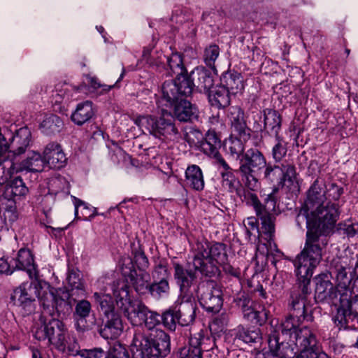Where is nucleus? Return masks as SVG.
Segmentation results:
<instances>
[{
	"label": "nucleus",
	"instance_id": "f257e3e1",
	"mask_svg": "<svg viewBox=\"0 0 358 358\" xmlns=\"http://www.w3.org/2000/svg\"><path fill=\"white\" fill-rule=\"evenodd\" d=\"M194 89V85L185 80L178 85L173 82H164L158 102L172 109L170 112L174 121L192 122L199 117L197 107L187 100Z\"/></svg>",
	"mask_w": 358,
	"mask_h": 358
},
{
	"label": "nucleus",
	"instance_id": "f03ea898",
	"mask_svg": "<svg viewBox=\"0 0 358 358\" xmlns=\"http://www.w3.org/2000/svg\"><path fill=\"white\" fill-rule=\"evenodd\" d=\"M347 258L335 257L330 264V268L335 275L336 287L341 291L340 293L339 305L336 314L333 320L336 327H346L350 320L352 321L358 315V299H354L352 292L349 289L352 278L346 271L348 267Z\"/></svg>",
	"mask_w": 358,
	"mask_h": 358
},
{
	"label": "nucleus",
	"instance_id": "7ed1b4c3",
	"mask_svg": "<svg viewBox=\"0 0 358 358\" xmlns=\"http://www.w3.org/2000/svg\"><path fill=\"white\" fill-rule=\"evenodd\" d=\"M227 245L224 243L215 242L210 243L206 240H197L192 245L194 266L199 270V273L207 278L219 276V265L228 261Z\"/></svg>",
	"mask_w": 358,
	"mask_h": 358
},
{
	"label": "nucleus",
	"instance_id": "20e7f679",
	"mask_svg": "<svg viewBox=\"0 0 358 358\" xmlns=\"http://www.w3.org/2000/svg\"><path fill=\"white\" fill-rule=\"evenodd\" d=\"M328 242L325 236L306 233L304 247L294 261L298 279L311 280L314 270L322 259V252Z\"/></svg>",
	"mask_w": 358,
	"mask_h": 358
},
{
	"label": "nucleus",
	"instance_id": "39448f33",
	"mask_svg": "<svg viewBox=\"0 0 358 358\" xmlns=\"http://www.w3.org/2000/svg\"><path fill=\"white\" fill-rule=\"evenodd\" d=\"M133 358L165 357L171 352L170 336L163 330H153L148 335H134L131 344Z\"/></svg>",
	"mask_w": 358,
	"mask_h": 358
},
{
	"label": "nucleus",
	"instance_id": "423d86ee",
	"mask_svg": "<svg viewBox=\"0 0 358 358\" xmlns=\"http://www.w3.org/2000/svg\"><path fill=\"white\" fill-rule=\"evenodd\" d=\"M136 124L143 132H148L162 141H174L180 136L179 129L174 122L171 113L167 110L162 109L158 116H140L136 120Z\"/></svg>",
	"mask_w": 358,
	"mask_h": 358
},
{
	"label": "nucleus",
	"instance_id": "0eeeda50",
	"mask_svg": "<svg viewBox=\"0 0 358 358\" xmlns=\"http://www.w3.org/2000/svg\"><path fill=\"white\" fill-rule=\"evenodd\" d=\"M111 289L115 297L116 306L130 321L132 325L143 324L145 317L149 313V308L140 300H131L129 287L124 281H114Z\"/></svg>",
	"mask_w": 358,
	"mask_h": 358
},
{
	"label": "nucleus",
	"instance_id": "6e6552de",
	"mask_svg": "<svg viewBox=\"0 0 358 358\" xmlns=\"http://www.w3.org/2000/svg\"><path fill=\"white\" fill-rule=\"evenodd\" d=\"M278 190V187H273L272 192L265 199L264 204L260 202V208L257 210V217L261 222V231L269 244L270 249L268 252L273 255V252H275V255L280 257L282 253L277 248L276 244L273 242L275 215L279 212L278 197L277 196Z\"/></svg>",
	"mask_w": 358,
	"mask_h": 358
},
{
	"label": "nucleus",
	"instance_id": "1a4fd4ad",
	"mask_svg": "<svg viewBox=\"0 0 358 358\" xmlns=\"http://www.w3.org/2000/svg\"><path fill=\"white\" fill-rule=\"evenodd\" d=\"M266 166V159L257 148H250L240 158L238 172L245 187L258 189L259 175Z\"/></svg>",
	"mask_w": 358,
	"mask_h": 358
},
{
	"label": "nucleus",
	"instance_id": "9d476101",
	"mask_svg": "<svg viewBox=\"0 0 358 358\" xmlns=\"http://www.w3.org/2000/svg\"><path fill=\"white\" fill-rule=\"evenodd\" d=\"M39 321L41 326L34 331V336L38 341L48 339V342L58 350H64L69 331L64 323L55 317L41 314Z\"/></svg>",
	"mask_w": 358,
	"mask_h": 358
},
{
	"label": "nucleus",
	"instance_id": "9b49d317",
	"mask_svg": "<svg viewBox=\"0 0 358 358\" xmlns=\"http://www.w3.org/2000/svg\"><path fill=\"white\" fill-rule=\"evenodd\" d=\"M312 291L310 280L298 279L296 287L291 294L289 302L290 314L298 318V320H312Z\"/></svg>",
	"mask_w": 358,
	"mask_h": 358
},
{
	"label": "nucleus",
	"instance_id": "f8f14e48",
	"mask_svg": "<svg viewBox=\"0 0 358 358\" xmlns=\"http://www.w3.org/2000/svg\"><path fill=\"white\" fill-rule=\"evenodd\" d=\"M43 289L41 284L37 281L23 282L17 287L10 299L13 304L17 306L23 316L29 315L34 313L38 298L42 305Z\"/></svg>",
	"mask_w": 358,
	"mask_h": 358
},
{
	"label": "nucleus",
	"instance_id": "ddd939ff",
	"mask_svg": "<svg viewBox=\"0 0 358 358\" xmlns=\"http://www.w3.org/2000/svg\"><path fill=\"white\" fill-rule=\"evenodd\" d=\"M296 171L294 164L288 162H284L280 165L267 163L264 168L263 180L266 183L273 185V187H282L285 185L287 187L294 186L297 188L296 183Z\"/></svg>",
	"mask_w": 358,
	"mask_h": 358
},
{
	"label": "nucleus",
	"instance_id": "4468645a",
	"mask_svg": "<svg viewBox=\"0 0 358 358\" xmlns=\"http://www.w3.org/2000/svg\"><path fill=\"white\" fill-rule=\"evenodd\" d=\"M77 298L67 292H62V295H59L46 289L43 292L41 314L50 317H55L56 315L59 316L61 314H69Z\"/></svg>",
	"mask_w": 358,
	"mask_h": 358
},
{
	"label": "nucleus",
	"instance_id": "2eb2a0df",
	"mask_svg": "<svg viewBox=\"0 0 358 358\" xmlns=\"http://www.w3.org/2000/svg\"><path fill=\"white\" fill-rule=\"evenodd\" d=\"M312 212L316 225V233L326 237L331 234L341 213L338 204L329 201L326 205L317 206Z\"/></svg>",
	"mask_w": 358,
	"mask_h": 358
},
{
	"label": "nucleus",
	"instance_id": "dca6fc26",
	"mask_svg": "<svg viewBox=\"0 0 358 358\" xmlns=\"http://www.w3.org/2000/svg\"><path fill=\"white\" fill-rule=\"evenodd\" d=\"M198 298L201 306L209 313H217L223 304L222 293L214 281H207L198 287Z\"/></svg>",
	"mask_w": 358,
	"mask_h": 358
},
{
	"label": "nucleus",
	"instance_id": "f3484780",
	"mask_svg": "<svg viewBox=\"0 0 358 358\" xmlns=\"http://www.w3.org/2000/svg\"><path fill=\"white\" fill-rule=\"evenodd\" d=\"M172 264L173 278L176 285L181 292H187L190 287L196 283L197 273H199V270L196 269L194 266V255H192V261L188 262L186 266L177 262H173Z\"/></svg>",
	"mask_w": 358,
	"mask_h": 358
},
{
	"label": "nucleus",
	"instance_id": "a211bd4d",
	"mask_svg": "<svg viewBox=\"0 0 358 358\" xmlns=\"http://www.w3.org/2000/svg\"><path fill=\"white\" fill-rule=\"evenodd\" d=\"M331 273H322L315 278V290L314 300L318 302L327 301L335 303L341 291L331 282Z\"/></svg>",
	"mask_w": 358,
	"mask_h": 358
},
{
	"label": "nucleus",
	"instance_id": "6ab92c4d",
	"mask_svg": "<svg viewBox=\"0 0 358 358\" xmlns=\"http://www.w3.org/2000/svg\"><path fill=\"white\" fill-rule=\"evenodd\" d=\"M299 351L295 352L294 358H317L322 352L318 345L314 332L310 329H304L299 337V341L295 343Z\"/></svg>",
	"mask_w": 358,
	"mask_h": 358
},
{
	"label": "nucleus",
	"instance_id": "aec40b11",
	"mask_svg": "<svg viewBox=\"0 0 358 358\" xmlns=\"http://www.w3.org/2000/svg\"><path fill=\"white\" fill-rule=\"evenodd\" d=\"M127 263L123 264L122 266V274L127 282L132 284L135 291L140 295L148 294L150 284L145 277V274H138L134 268L133 262L127 260Z\"/></svg>",
	"mask_w": 358,
	"mask_h": 358
},
{
	"label": "nucleus",
	"instance_id": "412c9836",
	"mask_svg": "<svg viewBox=\"0 0 358 358\" xmlns=\"http://www.w3.org/2000/svg\"><path fill=\"white\" fill-rule=\"evenodd\" d=\"M280 334L278 330H272L268 336L269 352L272 357L276 358H294L295 352L288 340L280 341Z\"/></svg>",
	"mask_w": 358,
	"mask_h": 358
},
{
	"label": "nucleus",
	"instance_id": "4be33fe9",
	"mask_svg": "<svg viewBox=\"0 0 358 358\" xmlns=\"http://www.w3.org/2000/svg\"><path fill=\"white\" fill-rule=\"evenodd\" d=\"M227 117L230 121L231 133H234L245 141L250 139V129L247 127L242 108L238 106H231L228 110Z\"/></svg>",
	"mask_w": 358,
	"mask_h": 358
},
{
	"label": "nucleus",
	"instance_id": "5701e85b",
	"mask_svg": "<svg viewBox=\"0 0 358 358\" xmlns=\"http://www.w3.org/2000/svg\"><path fill=\"white\" fill-rule=\"evenodd\" d=\"M303 322V320H298L297 317L289 314L278 327L274 328L271 327L270 332L273 329L278 330L279 333L280 331L283 339L296 343L299 341L301 332L304 329H308L304 327L299 330L297 329L300 324Z\"/></svg>",
	"mask_w": 358,
	"mask_h": 358
},
{
	"label": "nucleus",
	"instance_id": "b1692460",
	"mask_svg": "<svg viewBox=\"0 0 358 358\" xmlns=\"http://www.w3.org/2000/svg\"><path fill=\"white\" fill-rule=\"evenodd\" d=\"M43 156L45 164L50 169H59L65 166L67 161L62 146L55 142L45 147Z\"/></svg>",
	"mask_w": 358,
	"mask_h": 358
},
{
	"label": "nucleus",
	"instance_id": "393cba45",
	"mask_svg": "<svg viewBox=\"0 0 358 358\" xmlns=\"http://www.w3.org/2000/svg\"><path fill=\"white\" fill-rule=\"evenodd\" d=\"M167 73L170 76H176L175 80H166L165 82H173L176 84L181 83L183 80L192 83V80L188 78V74L185 67L182 57L178 52L173 53L167 57Z\"/></svg>",
	"mask_w": 358,
	"mask_h": 358
},
{
	"label": "nucleus",
	"instance_id": "a878e982",
	"mask_svg": "<svg viewBox=\"0 0 358 358\" xmlns=\"http://www.w3.org/2000/svg\"><path fill=\"white\" fill-rule=\"evenodd\" d=\"M199 146L201 152L215 159L217 164L220 163V159H224L219 152L221 147V139L215 131L208 130Z\"/></svg>",
	"mask_w": 358,
	"mask_h": 358
},
{
	"label": "nucleus",
	"instance_id": "bb28decb",
	"mask_svg": "<svg viewBox=\"0 0 358 358\" xmlns=\"http://www.w3.org/2000/svg\"><path fill=\"white\" fill-rule=\"evenodd\" d=\"M123 331V324L120 312L105 317L103 327L100 335L105 339H115Z\"/></svg>",
	"mask_w": 358,
	"mask_h": 358
},
{
	"label": "nucleus",
	"instance_id": "cd10ccee",
	"mask_svg": "<svg viewBox=\"0 0 358 358\" xmlns=\"http://www.w3.org/2000/svg\"><path fill=\"white\" fill-rule=\"evenodd\" d=\"M264 116V131L271 137L280 136L282 127V116L278 111L271 108L262 110Z\"/></svg>",
	"mask_w": 358,
	"mask_h": 358
},
{
	"label": "nucleus",
	"instance_id": "c85d7f7f",
	"mask_svg": "<svg viewBox=\"0 0 358 358\" xmlns=\"http://www.w3.org/2000/svg\"><path fill=\"white\" fill-rule=\"evenodd\" d=\"M327 201L325 182L321 178L316 179L307 192L305 205L311 208L324 205Z\"/></svg>",
	"mask_w": 358,
	"mask_h": 358
},
{
	"label": "nucleus",
	"instance_id": "c756f323",
	"mask_svg": "<svg viewBox=\"0 0 358 358\" xmlns=\"http://www.w3.org/2000/svg\"><path fill=\"white\" fill-rule=\"evenodd\" d=\"M188 78L192 80L194 85L200 90L208 92L214 85V76L213 73L205 67H197L194 69L189 75Z\"/></svg>",
	"mask_w": 358,
	"mask_h": 358
},
{
	"label": "nucleus",
	"instance_id": "7c9ffc66",
	"mask_svg": "<svg viewBox=\"0 0 358 358\" xmlns=\"http://www.w3.org/2000/svg\"><path fill=\"white\" fill-rule=\"evenodd\" d=\"M31 141V132L27 127L19 129L16 134L13 136L8 149L14 155H19L24 153L29 145Z\"/></svg>",
	"mask_w": 358,
	"mask_h": 358
},
{
	"label": "nucleus",
	"instance_id": "2f4dec72",
	"mask_svg": "<svg viewBox=\"0 0 358 358\" xmlns=\"http://www.w3.org/2000/svg\"><path fill=\"white\" fill-rule=\"evenodd\" d=\"M232 95L222 85L212 88L208 92V101L211 106L217 108H224L231 103Z\"/></svg>",
	"mask_w": 358,
	"mask_h": 358
},
{
	"label": "nucleus",
	"instance_id": "473e14b6",
	"mask_svg": "<svg viewBox=\"0 0 358 358\" xmlns=\"http://www.w3.org/2000/svg\"><path fill=\"white\" fill-rule=\"evenodd\" d=\"M221 84L229 92L235 96L244 88L243 76L238 72H226L221 77Z\"/></svg>",
	"mask_w": 358,
	"mask_h": 358
},
{
	"label": "nucleus",
	"instance_id": "72a5a7b5",
	"mask_svg": "<svg viewBox=\"0 0 358 358\" xmlns=\"http://www.w3.org/2000/svg\"><path fill=\"white\" fill-rule=\"evenodd\" d=\"M196 306L194 301H182L179 306H176V311L180 320V325L188 326L195 319Z\"/></svg>",
	"mask_w": 358,
	"mask_h": 358
},
{
	"label": "nucleus",
	"instance_id": "f704fd0d",
	"mask_svg": "<svg viewBox=\"0 0 358 358\" xmlns=\"http://www.w3.org/2000/svg\"><path fill=\"white\" fill-rule=\"evenodd\" d=\"M185 181L187 185L194 190L203 189L205 185L203 175L199 166L192 164L187 166L185 171Z\"/></svg>",
	"mask_w": 358,
	"mask_h": 358
},
{
	"label": "nucleus",
	"instance_id": "c9c22d12",
	"mask_svg": "<svg viewBox=\"0 0 358 358\" xmlns=\"http://www.w3.org/2000/svg\"><path fill=\"white\" fill-rule=\"evenodd\" d=\"M217 164L223 169L220 172L222 186L231 193L237 192L239 182L236 178L232 169L224 159H220V163Z\"/></svg>",
	"mask_w": 358,
	"mask_h": 358
},
{
	"label": "nucleus",
	"instance_id": "e433bc0d",
	"mask_svg": "<svg viewBox=\"0 0 358 358\" xmlns=\"http://www.w3.org/2000/svg\"><path fill=\"white\" fill-rule=\"evenodd\" d=\"M311 208L304 204L301 208L296 217V223L299 228L307 229L306 233L316 234V225L313 219V215Z\"/></svg>",
	"mask_w": 358,
	"mask_h": 358
},
{
	"label": "nucleus",
	"instance_id": "4c0bfd02",
	"mask_svg": "<svg viewBox=\"0 0 358 358\" xmlns=\"http://www.w3.org/2000/svg\"><path fill=\"white\" fill-rule=\"evenodd\" d=\"M94 115V111L92 101H85L77 105L75 111L71 115V120L77 125H83L90 120Z\"/></svg>",
	"mask_w": 358,
	"mask_h": 358
},
{
	"label": "nucleus",
	"instance_id": "58836bf2",
	"mask_svg": "<svg viewBox=\"0 0 358 358\" xmlns=\"http://www.w3.org/2000/svg\"><path fill=\"white\" fill-rule=\"evenodd\" d=\"M70 289L66 291L76 297H82L85 294V286L79 270L69 268L66 278Z\"/></svg>",
	"mask_w": 358,
	"mask_h": 358
},
{
	"label": "nucleus",
	"instance_id": "ea45409f",
	"mask_svg": "<svg viewBox=\"0 0 358 358\" xmlns=\"http://www.w3.org/2000/svg\"><path fill=\"white\" fill-rule=\"evenodd\" d=\"M243 141L245 142L242 138H240L234 133H231L224 144L226 152L233 159L240 160V158H241L242 155L245 153Z\"/></svg>",
	"mask_w": 358,
	"mask_h": 358
},
{
	"label": "nucleus",
	"instance_id": "a19ab883",
	"mask_svg": "<svg viewBox=\"0 0 358 358\" xmlns=\"http://www.w3.org/2000/svg\"><path fill=\"white\" fill-rule=\"evenodd\" d=\"M64 128L63 120L56 115H47L40 124V129L46 136H53L60 131Z\"/></svg>",
	"mask_w": 358,
	"mask_h": 358
},
{
	"label": "nucleus",
	"instance_id": "79ce46f5",
	"mask_svg": "<svg viewBox=\"0 0 358 358\" xmlns=\"http://www.w3.org/2000/svg\"><path fill=\"white\" fill-rule=\"evenodd\" d=\"M15 268L18 270L26 271L29 276H31L35 271L34 257L27 249H20L15 259Z\"/></svg>",
	"mask_w": 358,
	"mask_h": 358
},
{
	"label": "nucleus",
	"instance_id": "37998d69",
	"mask_svg": "<svg viewBox=\"0 0 358 358\" xmlns=\"http://www.w3.org/2000/svg\"><path fill=\"white\" fill-rule=\"evenodd\" d=\"M93 296L99 306V310L105 317L119 312L120 308H115L113 299L110 294L95 292Z\"/></svg>",
	"mask_w": 358,
	"mask_h": 358
},
{
	"label": "nucleus",
	"instance_id": "c03bdc74",
	"mask_svg": "<svg viewBox=\"0 0 358 358\" xmlns=\"http://www.w3.org/2000/svg\"><path fill=\"white\" fill-rule=\"evenodd\" d=\"M45 165L43 156L42 157L39 152H31L21 162L20 168L22 170L30 172H41L43 170Z\"/></svg>",
	"mask_w": 358,
	"mask_h": 358
},
{
	"label": "nucleus",
	"instance_id": "a18cd8bd",
	"mask_svg": "<svg viewBox=\"0 0 358 358\" xmlns=\"http://www.w3.org/2000/svg\"><path fill=\"white\" fill-rule=\"evenodd\" d=\"M28 192V188L20 177H16L11 183L6 185L3 196L8 200H11L15 196H24Z\"/></svg>",
	"mask_w": 358,
	"mask_h": 358
},
{
	"label": "nucleus",
	"instance_id": "49530a36",
	"mask_svg": "<svg viewBox=\"0 0 358 358\" xmlns=\"http://www.w3.org/2000/svg\"><path fill=\"white\" fill-rule=\"evenodd\" d=\"M243 317L255 324L262 325L268 319V311L264 308L261 310H255L252 305L242 310Z\"/></svg>",
	"mask_w": 358,
	"mask_h": 358
},
{
	"label": "nucleus",
	"instance_id": "de8ad7c7",
	"mask_svg": "<svg viewBox=\"0 0 358 358\" xmlns=\"http://www.w3.org/2000/svg\"><path fill=\"white\" fill-rule=\"evenodd\" d=\"M220 55V48L215 44H210L204 49L203 59L205 64L217 74L215 62Z\"/></svg>",
	"mask_w": 358,
	"mask_h": 358
},
{
	"label": "nucleus",
	"instance_id": "09e8293b",
	"mask_svg": "<svg viewBox=\"0 0 358 358\" xmlns=\"http://www.w3.org/2000/svg\"><path fill=\"white\" fill-rule=\"evenodd\" d=\"M163 326L167 329L174 331L177 324H180L179 317L176 311V306H171L161 315Z\"/></svg>",
	"mask_w": 358,
	"mask_h": 358
},
{
	"label": "nucleus",
	"instance_id": "8fccbe9b",
	"mask_svg": "<svg viewBox=\"0 0 358 358\" xmlns=\"http://www.w3.org/2000/svg\"><path fill=\"white\" fill-rule=\"evenodd\" d=\"M236 331V338L245 343H256L260 339V331L258 329L250 330L242 325H239L237 327Z\"/></svg>",
	"mask_w": 358,
	"mask_h": 358
},
{
	"label": "nucleus",
	"instance_id": "3c124183",
	"mask_svg": "<svg viewBox=\"0 0 358 358\" xmlns=\"http://www.w3.org/2000/svg\"><path fill=\"white\" fill-rule=\"evenodd\" d=\"M169 280H153L150 284L148 293L155 299H159L169 293Z\"/></svg>",
	"mask_w": 358,
	"mask_h": 358
},
{
	"label": "nucleus",
	"instance_id": "603ef678",
	"mask_svg": "<svg viewBox=\"0 0 358 358\" xmlns=\"http://www.w3.org/2000/svg\"><path fill=\"white\" fill-rule=\"evenodd\" d=\"M257 189H251L249 187H245L242 192H238L241 201L247 206L253 207L255 213H257L258 209L260 208V201L256 193L254 192Z\"/></svg>",
	"mask_w": 358,
	"mask_h": 358
},
{
	"label": "nucleus",
	"instance_id": "864d4df0",
	"mask_svg": "<svg viewBox=\"0 0 358 358\" xmlns=\"http://www.w3.org/2000/svg\"><path fill=\"white\" fill-rule=\"evenodd\" d=\"M74 199L75 215L77 219L87 220L95 216V210L89 208L87 203L82 200L77 198H74Z\"/></svg>",
	"mask_w": 358,
	"mask_h": 358
},
{
	"label": "nucleus",
	"instance_id": "5fc2aeb1",
	"mask_svg": "<svg viewBox=\"0 0 358 358\" xmlns=\"http://www.w3.org/2000/svg\"><path fill=\"white\" fill-rule=\"evenodd\" d=\"M91 310L92 306L90 301L85 299L78 300L77 299L73 316L78 321L85 320L89 317Z\"/></svg>",
	"mask_w": 358,
	"mask_h": 358
},
{
	"label": "nucleus",
	"instance_id": "6e6d98bb",
	"mask_svg": "<svg viewBox=\"0 0 358 358\" xmlns=\"http://www.w3.org/2000/svg\"><path fill=\"white\" fill-rule=\"evenodd\" d=\"M275 143L272 148V157L275 162L278 163L282 161L286 155L287 149L286 143L282 136L274 137Z\"/></svg>",
	"mask_w": 358,
	"mask_h": 358
},
{
	"label": "nucleus",
	"instance_id": "4d7b16f0",
	"mask_svg": "<svg viewBox=\"0 0 358 358\" xmlns=\"http://www.w3.org/2000/svg\"><path fill=\"white\" fill-rule=\"evenodd\" d=\"M337 230L341 234L352 238L358 234V222H352L350 220L340 222Z\"/></svg>",
	"mask_w": 358,
	"mask_h": 358
},
{
	"label": "nucleus",
	"instance_id": "13d9d810",
	"mask_svg": "<svg viewBox=\"0 0 358 358\" xmlns=\"http://www.w3.org/2000/svg\"><path fill=\"white\" fill-rule=\"evenodd\" d=\"M13 163L10 161L0 162V186L7 184L13 174Z\"/></svg>",
	"mask_w": 358,
	"mask_h": 358
},
{
	"label": "nucleus",
	"instance_id": "bf43d9fd",
	"mask_svg": "<svg viewBox=\"0 0 358 358\" xmlns=\"http://www.w3.org/2000/svg\"><path fill=\"white\" fill-rule=\"evenodd\" d=\"M169 275L167 264L164 261H159L155 264L152 272L153 280H169Z\"/></svg>",
	"mask_w": 358,
	"mask_h": 358
},
{
	"label": "nucleus",
	"instance_id": "052dcab7",
	"mask_svg": "<svg viewBox=\"0 0 358 358\" xmlns=\"http://www.w3.org/2000/svg\"><path fill=\"white\" fill-rule=\"evenodd\" d=\"M161 320V315L157 312L149 310V313L145 317L143 323L151 332L153 330H160L159 329L156 328V327L162 323Z\"/></svg>",
	"mask_w": 358,
	"mask_h": 358
},
{
	"label": "nucleus",
	"instance_id": "680f3d73",
	"mask_svg": "<svg viewBox=\"0 0 358 358\" xmlns=\"http://www.w3.org/2000/svg\"><path fill=\"white\" fill-rule=\"evenodd\" d=\"M131 259L133 262V264L136 265L140 271L145 270L149 265L148 259L145 256V253L142 251L137 250L134 252V258H127L124 259V263H127V260ZM135 267V266H134Z\"/></svg>",
	"mask_w": 358,
	"mask_h": 358
},
{
	"label": "nucleus",
	"instance_id": "e2e57ef3",
	"mask_svg": "<svg viewBox=\"0 0 358 358\" xmlns=\"http://www.w3.org/2000/svg\"><path fill=\"white\" fill-rule=\"evenodd\" d=\"M325 192L327 200L338 201L341 196L343 194V188L339 187L334 182L325 184Z\"/></svg>",
	"mask_w": 358,
	"mask_h": 358
},
{
	"label": "nucleus",
	"instance_id": "0e129e2a",
	"mask_svg": "<svg viewBox=\"0 0 358 358\" xmlns=\"http://www.w3.org/2000/svg\"><path fill=\"white\" fill-rule=\"evenodd\" d=\"M183 135L185 141L191 146L200 143L199 140L202 137V134L199 129L191 127L185 129Z\"/></svg>",
	"mask_w": 358,
	"mask_h": 358
},
{
	"label": "nucleus",
	"instance_id": "69168bd1",
	"mask_svg": "<svg viewBox=\"0 0 358 358\" xmlns=\"http://www.w3.org/2000/svg\"><path fill=\"white\" fill-rule=\"evenodd\" d=\"M104 358H130L127 348L120 343L115 344Z\"/></svg>",
	"mask_w": 358,
	"mask_h": 358
},
{
	"label": "nucleus",
	"instance_id": "338daca9",
	"mask_svg": "<svg viewBox=\"0 0 358 358\" xmlns=\"http://www.w3.org/2000/svg\"><path fill=\"white\" fill-rule=\"evenodd\" d=\"M177 356L178 358H202V352L201 349L186 345L178 350Z\"/></svg>",
	"mask_w": 358,
	"mask_h": 358
},
{
	"label": "nucleus",
	"instance_id": "774afa93",
	"mask_svg": "<svg viewBox=\"0 0 358 358\" xmlns=\"http://www.w3.org/2000/svg\"><path fill=\"white\" fill-rule=\"evenodd\" d=\"M233 303L239 308L241 311L252 305V301L245 292H240L234 297Z\"/></svg>",
	"mask_w": 358,
	"mask_h": 358
}]
</instances>
